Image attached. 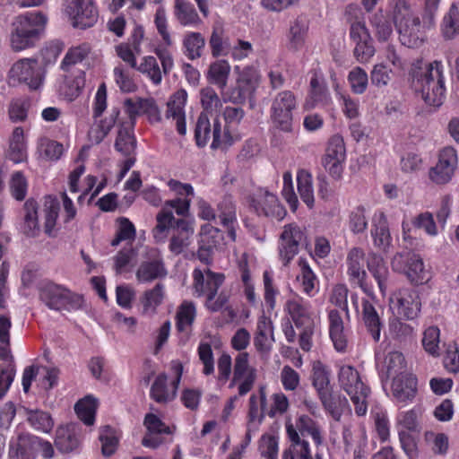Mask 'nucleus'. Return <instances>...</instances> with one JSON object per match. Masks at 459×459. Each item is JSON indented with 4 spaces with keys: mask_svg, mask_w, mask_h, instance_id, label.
Instances as JSON below:
<instances>
[{
    "mask_svg": "<svg viewBox=\"0 0 459 459\" xmlns=\"http://www.w3.org/2000/svg\"><path fill=\"white\" fill-rule=\"evenodd\" d=\"M441 0H424L421 19L415 15L404 0H390L389 13L403 44L417 46L426 30L434 28Z\"/></svg>",
    "mask_w": 459,
    "mask_h": 459,
    "instance_id": "f257e3e1",
    "label": "nucleus"
},
{
    "mask_svg": "<svg viewBox=\"0 0 459 459\" xmlns=\"http://www.w3.org/2000/svg\"><path fill=\"white\" fill-rule=\"evenodd\" d=\"M47 17L39 12H27L16 16L9 33V46L14 52L34 48L47 24Z\"/></svg>",
    "mask_w": 459,
    "mask_h": 459,
    "instance_id": "f03ea898",
    "label": "nucleus"
},
{
    "mask_svg": "<svg viewBox=\"0 0 459 459\" xmlns=\"http://www.w3.org/2000/svg\"><path fill=\"white\" fill-rule=\"evenodd\" d=\"M413 85L428 105L441 106L446 98L443 65L435 61L420 67L413 73Z\"/></svg>",
    "mask_w": 459,
    "mask_h": 459,
    "instance_id": "7ed1b4c3",
    "label": "nucleus"
},
{
    "mask_svg": "<svg viewBox=\"0 0 459 459\" xmlns=\"http://www.w3.org/2000/svg\"><path fill=\"white\" fill-rule=\"evenodd\" d=\"M338 383L354 405L358 416H364L368 411L370 388L364 382L359 370L351 365H341L338 369Z\"/></svg>",
    "mask_w": 459,
    "mask_h": 459,
    "instance_id": "20e7f679",
    "label": "nucleus"
},
{
    "mask_svg": "<svg viewBox=\"0 0 459 459\" xmlns=\"http://www.w3.org/2000/svg\"><path fill=\"white\" fill-rule=\"evenodd\" d=\"M191 199L175 198L166 201L160 211L156 215V226L152 230L153 238L158 242H164L169 230L176 227L178 219L174 217L172 210L179 216H186L189 213Z\"/></svg>",
    "mask_w": 459,
    "mask_h": 459,
    "instance_id": "39448f33",
    "label": "nucleus"
},
{
    "mask_svg": "<svg viewBox=\"0 0 459 459\" xmlns=\"http://www.w3.org/2000/svg\"><path fill=\"white\" fill-rule=\"evenodd\" d=\"M389 309L398 318L413 320L421 310L419 292L412 288H401L389 297Z\"/></svg>",
    "mask_w": 459,
    "mask_h": 459,
    "instance_id": "423d86ee",
    "label": "nucleus"
},
{
    "mask_svg": "<svg viewBox=\"0 0 459 459\" xmlns=\"http://www.w3.org/2000/svg\"><path fill=\"white\" fill-rule=\"evenodd\" d=\"M39 297L48 307L54 310L78 309L82 304L80 295L53 282H48L41 287Z\"/></svg>",
    "mask_w": 459,
    "mask_h": 459,
    "instance_id": "0eeeda50",
    "label": "nucleus"
},
{
    "mask_svg": "<svg viewBox=\"0 0 459 459\" xmlns=\"http://www.w3.org/2000/svg\"><path fill=\"white\" fill-rule=\"evenodd\" d=\"M457 169V151L452 146H446L439 150L435 165L429 169V179L437 186L446 185L452 181Z\"/></svg>",
    "mask_w": 459,
    "mask_h": 459,
    "instance_id": "6e6552de",
    "label": "nucleus"
},
{
    "mask_svg": "<svg viewBox=\"0 0 459 459\" xmlns=\"http://www.w3.org/2000/svg\"><path fill=\"white\" fill-rule=\"evenodd\" d=\"M297 107L295 95L290 91L277 93L272 100L271 119L275 127L290 132L293 123V110Z\"/></svg>",
    "mask_w": 459,
    "mask_h": 459,
    "instance_id": "1a4fd4ad",
    "label": "nucleus"
},
{
    "mask_svg": "<svg viewBox=\"0 0 459 459\" xmlns=\"http://www.w3.org/2000/svg\"><path fill=\"white\" fill-rule=\"evenodd\" d=\"M195 139L198 147L206 146L211 139L212 149L215 150L225 146V136L222 135L221 124L218 117L210 118L207 114L201 113L195 129Z\"/></svg>",
    "mask_w": 459,
    "mask_h": 459,
    "instance_id": "9d476101",
    "label": "nucleus"
},
{
    "mask_svg": "<svg viewBox=\"0 0 459 459\" xmlns=\"http://www.w3.org/2000/svg\"><path fill=\"white\" fill-rule=\"evenodd\" d=\"M393 269L403 273L415 284H422L430 279L421 257L414 253L397 254L392 260Z\"/></svg>",
    "mask_w": 459,
    "mask_h": 459,
    "instance_id": "9b49d317",
    "label": "nucleus"
},
{
    "mask_svg": "<svg viewBox=\"0 0 459 459\" xmlns=\"http://www.w3.org/2000/svg\"><path fill=\"white\" fill-rule=\"evenodd\" d=\"M307 244L306 230L296 223L285 225L280 236L279 255L287 265L299 253L300 246Z\"/></svg>",
    "mask_w": 459,
    "mask_h": 459,
    "instance_id": "f8f14e48",
    "label": "nucleus"
},
{
    "mask_svg": "<svg viewBox=\"0 0 459 459\" xmlns=\"http://www.w3.org/2000/svg\"><path fill=\"white\" fill-rule=\"evenodd\" d=\"M9 80L13 82H23L30 89L37 90L42 85L44 72L36 59L22 58L11 67Z\"/></svg>",
    "mask_w": 459,
    "mask_h": 459,
    "instance_id": "ddd939ff",
    "label": "nucleus"
},
{
    "mask_svg": "<svg viewBox=\"0 0 459 459\" xmlns=\"http://www.w3.org/2000/svg\"><path fill=\"white\" fill-rule=\"evenodd\" d=\"M346 160V148L343 138L340 134L333 135L322 158V165L335 180L342 178Z\"/></svg>",
    "mask_w": 459,
    "mask_h": 459,
    "instance_id": "4468645a",
    "label": "nucleus"
},
{
    "mask_svg": "<svg viewBox=\"0 0 459 459\" xmlns=\"http://www.w3.org/2000/svg\"><path fill=\"white\" fill-rule=\"evenodd\" d=\"M330 368L320 360L312 364L311 380L312 385L317 392L318 397L324 407L332 414L335 420H339L341 413L334 409L330 393Z\"/></svg>",
    "mask_w": 459,
    "mask_h": 459,
    "instance_id": "2eb2a0df",
    "label": "nucleus"
},
{
    "mask_svg": "<svg viewBox=\"0 0 459 459\" xmlns=\"http://www.w3.org/2000/svg\"><path fill=\"white\" fill-rule=\"evenodd\" d=\"M65 12L74 28L86 29L98 21L93 0H65Z\"/></svg>",
    "mask_w": 459,
    "mask_h": 459,
    "instance_id": "dca6fc26",
    "label": "nucleus"
},
{
    "mask_svg": "<svg viewBox=\"0 0 459 459\" xmlns=\"http://www.w3.org/2000/svg\"><path fill=\"white\" fill-rule=\"evenodd\" d=\"M167 275L160 252L156 248H147L144 260L141 262L135 277L140 283H148Z\"/></svg>",
    "mask_w": 459,
    "mask_h": 459,
    "instance_id": "f3484780",
    "label": "nucleus"
},
{
    "mask_svg": "<svg viewBox=\"0 0 459 459\" xmlns=\"http://www.w3.org/2000/svg\"><path fill=\"white\" fill-rule=\"evenodd\" d=\"M284 312L290 316L297 327L304 325H317L319 313L312 307L310 302L299 296L288 299L283 307Z\"/></svg>",
    "mask_w": 459,
    "mask_h": 459,
    "instance_id": "a211bd4d",
    "label": "nucleus"
},
{
    "mask_svg": "<svg viewBox=\"0 0 459 459\" xmlns=\"http://www.w3.org/2000/svg\"><path fill=\"white\" fill-rule=\"evenodd\" d=\"M351 303L373 340L378 342L383 328V321L374 302L368 299H362L359 305L358 295L352 294Z\"/></svg>",
    "mask_w": 459,
    "mask_h": 459,
    "instance_id": "6ab92c4d",
    "label": "nucleus"
},
{
    "mask_svg": "<svg viewBox=\"0 0 459 459\" xmlns=\"http://www.w3.org/2000/svg\"><path fill=\"white\" fill-rule=\"evenodd\" d=\"M350 36L355 44L354 56L359 63H367L375 55V48L370 34L361 21L351 24Z\"/></svg>",
    "mask_w": 459,
    "mask_h": 459,
    "instance_id": "aec40b11",
    "label": "nucleus"
},
{
    "mask_svg": "<svg viewBox=\"0 0 459 459\" xmlns=\"http://www.w3.org/2000/svg\"><path fill=\"white\" fill-rule=\"evenodd\" d=\"M365 253L360 247H352L349 250L345 264L349 281L359 286L364 292H369L367 283L368 273L364 268Z\"/></svg>",
    "mask_w": 459,
    "mask_h": 459,
    "instance_id": "412c9836",
    "label": "nucleus"
},
{
    "mask_svg": "<svg viewBox=\"0 0 459 459\" xmlns=\"http://www.w3.org/2000/svg\"><path fill=\"white\" fill-rule=\"evenodd\" d=\"M233 375L235 380H241L238 386V395H246L253 388L257 377L256 368L249 364V354L247 351L239 352L236 356Z\"/></svg>",
    "mask_w": 459,
    "mask_h": 459,
    "instance_id": "4be33fe9",
    "label": "nucleus"
},
{
    "mask_svg": "<svg viewBox=\"0 0 459 459\" xmlns=\"http://www.w3.org/2000/svg\"><path fill=\"white\" fill-rule=\"evenodd\" d=\"M252 206L259 215L274 217L279 220L285 215V210L279 204L278 198L265 189H259L252 198Z\"/></svg>",
    "mask_w": 459,
    "mask_h": 459,
    "instance_id": "5701e85b",
    "label": "nucleus"
},
{
    "mask_svg": "<svg viewBox=\"0 0 459 459\" xmlns=\"http://www.w3.org/2000/svg\"><path fill=\"white\" fill-rule=\"evenodd\" d=\"M181 371L173 379H169L166 374H160L156 377L151 386L150 395L152 399L159 403H166L172 401L177 394L180 382Z\"/></svg>",
    "mask_w": 459,
    "mask_h": 459,
    "instance_id": "b1692460",
    "label": "nucleus"
},
{
    "mask_svg": "<svg viewBox=\"0 0 459 459\" xmlns=\"http://www.w3.org/2000/svg\"><path fill=\"white\" fill-rule=\"evenodd\" d=\"M187 100V92L185 90L176 91L167 103L166 118L175 121L179 134H186L185 107Z\"/></svg>",
    "mask_w": 459,
    "mask_h": 459,
    "instance_id": "393cba45",
    "label": "nucleus"
},
{
    "mask_svg": "<svg viewBox=\"0 0 459 459\" xmlns=\"http://www.w3.org/2000/svg\"><path fill=\"white\" fill-rule=\"evenodd\" d=\"M417 380L412 374H403L393 377L391 391L396 403L406 404L411 402L417 393Z\"/></svg>",
    "mask_w": 459,
    "mask_h": 459,
    "instance_id": "a878e982",
    "label": "nucleus"
},
{
    "mask_svg": "<svg viewBox=\"0 0 459 459\" xmlns=\"http://www.w3.org/2000/svg\"><path fill=\"white\" fill-rule=\"evenodd\" d=\"M194 233L195 227L193 222L178 219L176 221V227L169 241V250L175 255L181 254L192 243Z\"/></svg>",
    "mask_w": 459,
    "mask_h": 459,
    "instance_id": "bb28decb",
    "label": "nucleus"
},
{
    "mask_svg": "<svg viewBox=\"0 0 459 459\" xmlns=\"http://www.w3.org/2000/svg\"><path fill=\"white\" fill-rule=\"evenodd\" d=\"M194 286L195 292L198 296H209L210 293L217 294V291L222 282L224 281V275L222 273H215L210 270H205L204 273L195 269L193 273Z\"/></svg>",
    "mask_w": 459,
    "mask_h": 459,
    "instance_id": "cd10ccee",
    "label": "nucleus"
},
{
    "mask_svg": "<svg viewBox=\"0 0 459 459\" xmlns=\"http://www.w3.org/2000/svg\"><path fill=\"white\" fill-rule=\"evenodd\" d=\"M221 239V230L212 226L211 224H204L201 227L199 233V249L198 257L204 264H208L211 259V255L214 248H216Z\"/></svg>",
    "mask_w": 459,
    "mask_h": 459,
    "instance_id": "c85d7f7f",
    "label": "nucleus"
},
{
    "mask_svg": "<svg viewBox=\"0 0 459 459\" xmlns=\"http://www.w3.org/2000/svg\"><path fill=\"white\" fill-rule=\"evenodd\" d=\"M370 235L374 246L381 250H387L392 244L387 218L384 212L377 211L371 222Z\"/></svg>",
    "mask_w": 459,
    "mask_h": 459,
    "instance_id": "c756f323",
    "label": "nucleus"
},
{
    "mask_svg": "<svg viewBox=\"0 0 459 459\" xmlns=\"http://www.w3.org/2000/svg\"><path fill=\"white\" fill-rule=\"evenodd\" d=\"M329 335L333 347L338 352H346L348 348V333L343 318L336 309L328 312Z\"/></svg>",
    "mask_w": 459,
    "mask_h": 459,
    "instance_id": "7c9ffc66",
    "label": "nucleus"
},
{
    "mask_svg": "<svg viewBox=\"0 0 459 459\" xmlns=\"http://www.w3.org/2000/svg\"><path fill=\"white\" fill-rule=\"evenodd\" d=\"M144 426L148 432L142 440V445L149 448H157L163 440L158 437L160 434H170L171 430L159 417L155 414L148 413L144 418Z\"/></svg>",
    "mask_w": 459,
    "mask_h": 459,
    "instance_id": "2f4dec72",
    "label": "nucleus"
},
{
    "mask_svg": "<svg viewBox=\"0 0 459 459\" xmlns=\"http://www.w3.org/2000/svg\"><path fill=\"white\" fill-rule=\"evenodd\" d=\"M286 432L290 441V447L284 451L282 459H311L308 441L302 439L292 424L286 425Z\"/></svg>",
    "mask_w": 459,
    "mask_h": 459,
    "instance_id": "473e14b6",
    "label": "nucleus"
},
{
    "mask_svg": "<svg viewBox=\"0 0 459 459\" xmlns=\"http://www.w3.org/2000/svg\"><path fill=\"white\" fill-rule=\"evenodd\" d=\"M6 155L14 163H22L28 159V143L22 126L13 128L9 139Z\"/></svg>",
    "mask_w": 459,
    "mask_h": 459,
    "instance_id": "72a5a7b5",
    "label": "nucleus"
},
{
    "mask_svg": "<svg viewBox=\"0 0 459 459\" xmlns=\"http://www.w3.org/2000/svg\"><path fill=\"white\" fill-rule=\"evenodd\" d=\"M274 342L273 326L270 317L264 314L259 316L254 338V345L259 352H268Z\"/></svg>",
    "mask_w": 459,
    "mask_h": 459,
    "instance_id": "f704fd0d",
    "label": "nucleus"
},
{
    "mask_svg": "<svg viewBox=\"0 0 459 459\" xmlns=\"http://www.w3.org/2000/svg\"><path fill=\"white\" fill-rule=\"evenodd\" d=\"M367 266L374 279L377 281L379 290L383 296L386 295L389 287V270L383 257L372 253L369 255Z\"/></svg>",
    "mask_w": 459,
    "mask_h": 459,
    "instance_id": "c9c22d12",
    "label": "nucleus"
},
{
    "mask_svg": "<svg viewBox=\"0 0 459 459\" xmlns=\"http://www.w3.org/2000/svg\"><path fill=\"white\" fill-rule=\"evenodd\" d=\"M307 29V22L301 17H298L290 22L286 33V46L289 50L296 52L304 47Z\"/></svg>",
    "mask_w": 459,
    "mask_h": 459,
    "instance_id": "e433bc0d",
    "label": "nucleus"
},
{
    "mask_svg": "<svg viewBox=\"0 0 459 459\" xmlns=\"http://www.w3.org/2000/svg\"><path fill=\"white\" fill-rule=\"evenodd\" d=\"M230 71L231 66L229 61L218 59L209 65L205 77L209 83L223 91L228 85Z\"/></svg>",
    "mask_w": 459,
    "mask_h": 459,
    "instance_id": "4c0bfd02",
    "label": "nucleus"
},
{
    "mask_svg": "<svg viewBox=\"0 0 459 459\" xmlns=\"http://www.w3.org/2000/svg\"><path fill=\"white\" fill-rule=\"evenodd\" d=\"M173 13L182 26L196 28L202 23L194 4L188 0H175Z\"/></svg>",
    "mask_w": 459,
    "mask_h": 459,
    "instance_id": "58836bf2",
    "label": "nucleus"
},
{
    "mask_svg": "<svg viewBox=\"0 0 459 459\" xmlns=\"http://www.w3.org/2000/svg\"><path fill=\"white\" fill-rule=\"evenodd\" d=\"M133 122L119 125L115 141L116 150L124 156H131L135 150L136 141L133 133Z\"/></svg>",
    "mask_w": 459,
    "mask_h": 459,
    "instance_id": "ea45409f",
    "label": "nucleus"
},
{
    "mask_svg": "<svg viewBox=\"0 0 459 459\" xmlns=\"http://www.w3.org/2000/svg\"><path fill=\"white\" fill-rule=\"evenodd\" d=\"M119 110L112 108L108 117L95 122L89 130L88 138L91 143L98 144L107 136L118 117Z\"/></svg>",
    "mask_w": 459,
    "mask_h": 459,
    "instance_id": "a19ab883",
    "label": "nucleus"
},
{
    "mask_svg": "<svg viewBox=\"0 0 459 459\" xmlns=\"http://www.w3.org/2000/svg\"><path fill=\"white\" fill-rule=\"evenodd\" d=\"M235 72L238 74L237 83L245 92L251 93L258 87L261 75L259 70L254 65H246L243 68L236 65Z\"/></svg>",
    "mask_w": 459,
    "mask_h": 459,
    "instance_id": "79ce46f5",
    "label": "nucleus"
},
{
    "mask_svg": "<svg viewBox=\"0 0 459 459\" xmlns=\"http://www.w3.org/2000/svg\"><path fill=\"white\" fill-rule=\"evenodd\" d=\"M219 209L221 224L227 230L230 240L234 242L236 240V228L238 227L235 207L230 199H225L220 204Z\"/></svg>",
    "mask_w": 459,
    "mask_h": 459,
    "instance_id": "37998d69",
    "label": "nucleus"
},
{
    "mask_svg": "<svg viewBox=\"0 0 459 459\" xmlns=\"http://www.w3.org/2000/svg\"><path fill=\"white\" fill-rule=\"evenodd\" d=\"M65 152L64 145L55 140L41 137L37 143V154L43 160L56 161Z\"/></svg>",
    "mask_w": 459,
    "mask_h": 459,
    "instance_id": "c03bdc74",
    "label": "nucleus"
},
{
    "mask_svg": "<svg viewBox=\"0 0 459 459\" xmlns=\"http://www.w3.org/2000/svg\"><path fill=\"white\" fill-rule=\"evenodd\" d=\"M24 215L22 230L29 237H36L39 232L38 205L34 200H28L23 207Z\"/></svg>",
    "mask_w": 459,
    "mask_h": 459,
    "instance_id": "a18cd8bd",
    "label": "nucleus"
},
{
    "mask_svg": "<svg viewBox=\"0 0 459 459\" xmlns=\"http://www.w3.org/2000/svg\"><path fill=\"white\" fill-rule=\"evenodd\" d=\"M200 101L203 108L201 113L217 117V113L222 108V101L215 90L212 87H205L200 91Z\"/></svg>",
    "mask_w": 459,
    "mask_h": 459,
    "instance_id": "49530a36",
    "label": "nucleus"
},
{
    "mask_svg": "<svg viewBox=\"0 0 459 459\" xmlns=\"http://www.w3.org/2000/svg\"><path fill=\"white\" fill-rule=\"evenodd\" d=\"M441 30L443 36L447 39H453L459 33V3H453L444 15Z\"/></svg>",
    "mask_w": 459,
    "mask_h": 459,
    "instance_id": "de8ad7c7",
    "label": "nucleus"
},
{
    "mask_svg": "<svg viewBox=\"0 0 459 459\" xmlns=\"http://www.w3.org/2000/svg\"><path fill=\"white\" fill-rule=\"evenodd\" d=\"M342 438L345 444V450L349 451L354 445L366 446L367 435L365 429L354 424H346L342 429Z\"/></svg>",
    "mask_w": 459,
    "mask_h": 459,
    "instance_id": "09e8293b",
    "label": "nucleus"
},
{
    "mask_svg": "<svg viewBox=\"0 0 459 459\" xmlns=\"http://www.w3.org/2000/svg\"><path fill=\"white\" fill-rule=\"evenodd\" d=\"M134 69L144 74L154 85H160L162 82L161 69L157 59L152 56H143Z\"/></svg>",
    "mask_w": 459,
    "mask_h": 459,
    "instance_id": "8fccbe9b",
    "label": "nucleus"
},
{
    "mask_svg": "<svg viewBox=\"0 0 459 459\" xmlns=\"http://www.w3.org/2000/svg\"><path fill=\"white\" fill-rule=\"evenodd\" d=\"M294 428L302 435L307 434L310 436L316 445L320 446L323 443L324 438L322 436L321 427L309 416L300 415L298 418L296 427L294 426Z\"/></svg>",
    "mask_w": 459,
    "mask_h": 459,
    "instance_id": "3c124183",
    "label": "nucleus"
},
{
    "mask_svg": "<svg viewBox=\"0 0 459 459\" xmlns=\"http://www.w3.org/2000/svg\"><path fill=\"white\" fill-rule=\"evenodd\" d=\"M299 264L301 269V273L297 279L300 282L302 291L312 297L317 292L318 281L316 276L306 260L299 259Z\"/></svg>",
    "mask_w": 459,
    "mask_h": 459,
    "instance_id": "603ef678",
    "label": "nucleus"
},
{
    "mask_svg": "<svg viewBox=\"0 0 459 459\" xmlns=\"http://www.w3.org/2000/svg\"><path fill=\"white\" fill-rule=\"evenodd\" d=\"M204 45V38L199 32L190 31L184 36L183 47L185 54L191 60L199 58L202 56Z\"/></svg>",
    "mask_w": 459,
    "mask_h": 459,
    "instance_id": "864d4df0",
    "label": "nucleus"
},
{
    "mask_svg": "<svg viewBox=\"0 0 459 459\" xmlns=\"http://www.w3.org/2000/svg\"><path fill=\"white\" fill-rule=\"evenodd\" d=\"M266 386L261 385L257 394H253L249 398L248 415L251 420H263L266 410Z\"/></svg>",
    "mask_w": 459,
    "mask_h": 459,
    "instance_id": "5fc2aeb1",
    "label": "nucleus"
},
{
    "mask_svg": "<svg viewBox=\"0 0 459 459\" xmlns=\"http://www.w3.org/2000/svg\"><path fill=\"white\" fill-rule=\"evenodd\" d=\"M384 367L387 377H399L408 374L404 356L400 351H390L385 358Z\"/></svg>",
    "mask_w": 459,
    "mask_h": 459,
    "instance_id": "6e6d98bb",
    "label": "nucleus"
},
{
    "mask_svg": "<svg viewBox=\"0 0 459 459\" xmlns=\"http://www.w3.org/2000/svg\"><path fill=\"white\" fill-rule=\"evenodd\" d=\"M419 412L415 409L401 411L396 417V426L398 435L401 433L409 434V432H417L420 430Z\"/></svg>",
    "mask_w": 459,
    "mask_h": 459,
    "instance_id": "4d7b16f0",
    "label": "nucleus"
},
{
    "mask_svg": "<svg viewBox=\"0 0 459 459\" xmlns=\"http://www.w3.org/2000/svg\"><path fill=\"white\" fill-rule=\"evenodd\" d=\"M97 405V400L91 395L85 396L75 404V411L85 425H93Z\"/></svg>",
    "mask_w": 459,
    "mask_h": 459,
    "instance_id": "13d9d810",
    "label": "nucleus"
},
{
    "mask_svg": "<svg viewBox=\"0 0 459 459\" xmlns=\"http://www.w3.org/2000/svg\"><path fill=\"white\" fill-rule=\"evenodd\" d=\"M297 182L301 200L308 208H312L315 203L312 176L305 170H300L297 175Z\"/></svg>",
    "mask_w": 459,
    "mask_h": 459,
    "instance_id": "bf43d9fd",
    "label": "nucleus"
},
{
    "mask_svg": "<svg viewBox=\"0 0 459 459\" xmlns=\"http://www.w3.org/2000/svg\"><path fill=\"white\" fill-rule=\"evenodd\" d=\"M164 294V285L161 283H157L152 289L146 290L141 299L143 312L146 314L155 313L156 308L163 301Z\"/></svg>",
    "mask_w": 459,
    "mask_h": 459,
    "instance_id": "052dcab7",
    "label": "nucleus"
},
{
    "mask_svg": "<svg viewBox=\"0 0 459 459\" xmlns=\"http://www.w3.org/2000/svg\"><path fill=\"white\" fill-rule=\"evenodd\" d=\"M196 310L190 301H184L177 312L176 326L178 332H188L195 318Z\"/></svg>",
    "mask_w": 459,
    "mask_h": 459,
    "instance_id": "680f3d73",
    "label": "nucleus"
},
{
    "mask_svg": "<svg viewBox=\"0 0 459 459\" xmlns=\"http://www.w3.org/2000/svg\"><path fill=\"white\" fill-rule=\"evenodd\" d=\"M80 439L75 432L68 428H59L56 430L55 444L64 453H70L80 446Z\"/></svg>",
    "mask_w": 459,
    "mask_h": 459,
    "instance_id": "e2e57ef3",
    "label": "nucleus"
},
{
    "mask_svg": "<svg viewBox=\"0 0 459 459\" xmlns=\"http://www.w3.org/2000/svg\"><path fill=\"white\" fill-rule=\"evenodd\" d=\"M27 420L35 430L43 433H49L54 426L51 416L42 411H30L27 415Z\"/></svg>",
    "mask_w": 459,
    "mask_h": 459,
    "instance_id": "0e129e2a",
    "label": "nucleus"
},
{
    "mask_svg": "<svg viewBox=\"0 0 459 459\" xmlns=\"http://www.w3.org/2000/svg\"><path fill=\"white\" fill-rule=\"evenodd\" d=\"M119 439L120 435L116 429L108 426L104 427L100 435V440L102 445V454L105 456L112 455L117 448Z\"/></svg>",
    "mask_w": 459,
    "mask_h": 459,
    "instance_id": "69168bd1",
    "label": "nucleus"
},
{
    "mask_svg": "<svg viewBox=\"0 0 459 459\" xmlns=\"http://www.w3.org/2000/svg\"><path fill=\"white\" fill-rule=\"evenodd\" d=\"M117 223L116 237L111 241L113 247H117L121 241H132L134 239L136 230L132 221L127 218L121 217L117 220Z\"/></svg>",
    "mask_w": 459,
    "mask_h": 459,
    "instance_id": "338daca9",
    "label": "nucleus"
},
{
    "mask_svg": "<svg viewBox=\"0 0 459 459\" xmlns=\"http://www.w3.org/2000/svg\"><path fill=\"white\" fill-rule=\"evenodd\" d=\"M427 446L436 455H445L448 450V437L444 433L427 431L424 434Z\"/></svg>",
    "mask_w": 459,
    "mask_h": 459,
    "instance_id": "774afa93",
    "label": "nucleus"
}]
</instances>
